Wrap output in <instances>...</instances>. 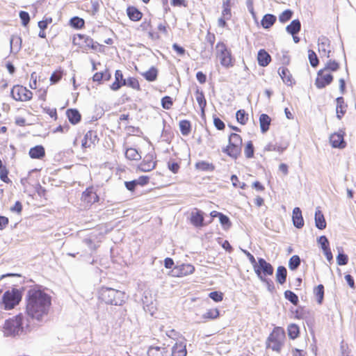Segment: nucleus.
I'll return each mask as SVG.
<instances>
[{
	"instance_id": "obj_1",
	"label": "nucleus",
	"mask_w": 356,
	"mask_h": 356,
	"mask_svg": "<svg viewBox=\"0 0 356 356\" xmlns=\"http://www.w3.org/2000/svg\"><path fill=\"white\" fill-rule=\"evenodd\" d=\"M51 307V296L36 285L27 291L25 312L28 316L38 321L48 315Z\"/></svg>"
},
{
	"instance_id": "obj_2",
	"label": "nucleus",
	"mask_w": 356,
	"mask_h": 356,
	"mask_svg": "<svg viewBox=\"0 0 356 356\" xmlns=\"http://www.w3.org/2000/svg\"><path fill=\"white\" fill-rule=\"evenodd\" d=\"M340 64L335 60H329L323 68L317 72L315 79V86L318 89L325 88L334 80L333 72L338 71Z\"/></svg>"
},
{
	"instance_id": "obj_3",
	"label": "nucleus",
	"mask_w": 356,
	"mask_h": 356,
	"mask_svg": "<svg viewBox=\"0 0 356 356\" xmlns=\"http://www.w3.org/2000/svg\"><path fill=\"white\" fill-rule=\"evenodd\" d=\"M243 138L238 133H231L228 136L227 145L222 148V152L234 159H237L241 154Z\"/></svg>"
},
{
	"instance_id": "obj_4",
	"label": "nucleus",
	"mask_w": 356,
	"mask_h": 356,
	"mask_svg": "<svg viewBox=\"0 0 356 356\" xmlns=\"http://www.w3.org/2000/svg\"><path fill=\"white\" fill-rule=\"evenodd\" d=\"M286 334L282 327H275L267 337L266 345L267 348L280 353L284 344Z\"/></svg>"
},
{
	"instance_id": "obj_5",
	"label": "nucleus",
	"mask_w": 356,
	"mask_h": 356,
	"mask_svg": "<svg viewBox=\"0 0 356 356\" xmlns=\"http://www.w3.org/2000/svg\"><path fill=\"white\" fill-rule=\"evenodd\" d=\"M21 291L15 288L4 292L0 301V307L4 310H11L22 300Z\"/></svg>"
},
{
	"instance_id": "obj_6",
	"label": "nucleus",
	"mask_w": 356,
	"mask_h": 356,
	"mask_svg": "<svg viewBox=\"0 0 356 356\" xmlns=\"http://www.w3.org/2000/svg\"><path fill=\"white\" fill-rule=\"evenodd\" d=\"M72 44L83 53H88L90 50H97L100 46L90 36L81 33L75 34L73 36Z\"/></svg>"
},
{
	"instance_id": "obj_7",
	"label": "nucleus",
	"mask_w": 356,
	"mask_h": 356,
	"mask_svg": "<svg viewBox=\"0 0 356 356\" xmlns=\"http://www.w3.org/2000/svg\"><path fill=\"white\" fill-rule=\"evenodd\" d=\"M124 298L123 291L111 288L102 289L100 292L101 300L108 305H122L124 302Z\"/></svg>"
},
{
	"instance_id": "obj_8",
	"label": "nucleus",
	"mask_w": 356,
	"mask_h": 356,
	"mask_svg": "<svg viewBox=\"0 0 356 356\" xmlns=\"http://www.w3.org/2000/svg\"><path fill=\"white\" fill-rule=\"evenodd\" d=\"M216 57L219 59L222 66L229 68L234 66L235 59L231 50L223 42L219 41L216 45Z\"/></svg>"
},
{
	"instance_id": "obj_9",
	"label": "nucleus",
	"mask_w": 356,
	"mask_h": 356,
	"mask_svg": "<svg viewBox=\"0 0 356 356\" xmlns=\"http://www.w3.org/2000/svg\"><path fill=\"white\" fill-rule=\"evenodd\" d=\"M254 270L261 281L266 282L269 286L273 288V282H268L266 279V277L273 275L274 272V268L270 263L263 258H259L258 259V263L254 268Z\"/></svg>"
},
{
	"instance_id": "obj_10",
	"label": "nucleus",
	"mask_w": 356,
	"mask_h": 356,
	"mask_svg": "<svg viewBox=\"0 0 356 356\" xmlns=\"http://www.w3.org/2000/svg\"><path fill=\"white\" fill-rule=\"evenodd\" d=\"M24 316L22 314H19L6 321L3 329L7 335H16L22 332Z\"/></svg>"
},
{
	"instance_id": "obj_11",
	"label": "nucleus",
	"mask_w": 356,
	"mask_h": 356,
	"mask_svg": "<svg viewBox=\"0 0 356 356\" xmlns=\"http://www.w3.org/2000/svg\"><path fill=\"white\" fill-rule=\"evenodd\" d=\"M10 96L17 102H28L33 98V94L26 87L17 84L11 88Z\"/></svg>"
},
{
	"instance_id": "obj_12",
	"label": "nucleus",
	"mask_w": 356,
	"mask_h": 356,
	"mask_svg": "<svg viewBox=\"0 0 356 356\" xmlns=\"http://www.w3.org/2000/svg\"><path fill=\"white\" fill-rule=\"evenodd\" d=\"M100 197L93 186L87 187L81 194V201L86 207H90L92 205L98 203Z\"/></svg>"
},
{
	"instance_id": "obj_13",
	"label": "nucleus",
	"mask_w": 356,
	"mask_h": 356,
	"mask_svg": "<svg viewBox=\"0 0 356 356\" xmlns=\"http://www.w3.org/2000/svg\"><path fill=\"white\" fill-rule=\"evenodd\" d=\"M156 156L154 151L147 154L143 160L138 165V168L141 172H150L156 166Z\"/></svg>"
},
{
	"instance_id": "obj_14",
	"label": "nucleus",
	"mask_w": 356,
	"mask_h": 356,
	"mask_svg": "<svg viewBox=\"0 0 356 356\" xmlns=\"http://www.w3.org/2000/svg\"><path fill=\"white\" fill-rule=\"evenodd\" d=\"M99 141V137L96 130H89L83 136L81 140V149L86 152L95 146Z\"/></svg>"
},
{
	"instance_id": "obj_15",
	"label": "nucleus",
	"mask_w": 356,
	"mask_h": 356,
	"mask_svg": "<svg viewBox=\"0 0 356 356\" xmlns=\"http://www.w3.org/2000/svg\"><path fill=\"white\" fill-rule=\"evenodd\" d=\"M195 271V267L190 264H182L174 267L172 273L174 277H185L191 275Z\"/></svg>"
},
{
	"instance_id": "obj_16",
	"label": "nucleus",
	"mask_w": 356,
	"mask_h": 356,
	"mask_svg": "<svg viewBox=\"0 0 356 356\" xmlns=\"http://www.w3.org/2000/svg\"><path fill=\"white\" fill-rule=\"evenodd\" d=\"M149 182V177L147 175H142L140 176L138 179L130 181H125L124 185L126 188L131 191L134 192L136 186H145L147 185Z\"/></svg>"
},
{
	"instance_id": "obj_17",
	"label": "nucleus",
	"mask_w": 356,
	"mask_h": 356,
	"mask_svg": "<svg viewBox=\"0 0 356 356\" xmlns=\"http://www.w3.org/2000/svg\"><path fill=\"white\" fill-rule=\"evenodd\" d=\"M115 81L110 85V89L113 91H118L122 86H126V79L124 78L123 73L121 70H117L114 74Z\"/></svg>"
},
{
	"instance_id": "obj_18",
	"label": "nucleus",
	"mask_w": 356,
	"mask_h": 356,
	"mask_svg": "<svg viewBox=\"0 0 356 356\" xmlns=\"http://www.w3.org/2000/svg\"><path fill=\"white\" fill-rule=\"evenodd\" d=\"M142 31L147 32L150 38L154 40H158L160 38V35L158 32L153 30V26L151 19H144L140 25Z\"/></svg>"
},
{
	"instance_id": "obj_19",
	"label": "nucleus",
	"mask_w": 356,
	"mask_h": 356,
	"mask_svg": "<svg viewBox=\"0 0 356 356\" xmlns=\"http://www.w3.org/2000/svg\"><path fill=\"white\" fill-rule=\"evenodd\" d=\"M278 74H280L282 81L286 85L292 86L295 83V79H293L290 70L286 67H280L278 69Z\"/></svg>"
},
{
	"instance_id": "obj_20",
	"label": "nucleus",
	"mask_w": 356,
	"mask_h": 356,
	"mask_svg": "<svg viewBox=\"0 0 356 356\" xmlns=\"http://www.w3.org/2000/svg\"><path fill=\"white\" fill-rule=\"evenodd\" d=\"M195 97L201 111V116L204 118L207 104L204 94L202 90L197 88L195 91Z\"/></svg>"
},
{
	"instance_id": "obj_21",
	"label": "nucleus",
	"mask_w": 356,
	"mask_h": 356,
	"mask_svg": "<svg viewBox=\"0 0 356 356\" xmlns=\"http://www.w3.org/2000/svg\"><path fill=\"white\" fill-rule=\"evenodd\" d=\"M202 211L195 209V211L191 213V223L196 227H202L205 225L204 222V215Z\"/></svg>"
},
{
	"instance_id": "obj_22",
	"label": "nucleus",
	"mask_w": 356,
	"mask_h": 356,
	"mask_svg": "<svg viewBox=\"0 0 356 356\" xmlns=\"http://www.w3.org/2000/svg\"><path fill=\"white\" fill-rule=\"evenodd\" d=\"M148 356H169L168 348L164 346H151L147 350Z\"/></svg>"
},
{
	"instance_id": "obj_23",
	"label": "nucleus",
	"mask_w": 356,
	"mask_h": 356,
	"mask_svg": "<svg viewBox=\"0 0 356 356\" xmlns=\"http://www.w3.org/2000/svg\"><path fill=\"white\" fill-rule=\"evenodd\" d=\"M45 154V149L42 145H35L29 151V155L33 159H43Z\"/></svg>"
},
{
	"instance_id": "obj_24",
	"label": "nucleus",
	"mask_w": 356,
	"mask_h": 356,
	"mask_svg": "<svg viewBox=\"0 0 356 356\" xmlns=\"http://www.w3.org/2000/svg\"><path fill=\"white\" fill-rule=\"evenodd\" d=\"M331 145L334 148H343L346 143L343 139V135L340 133H334L330 136Z\"/></svg>"
},
{
	"instance_id": "obj_25",
	"label": "nucleus",
	"mask_w": 356,
	"mask_h": 356,
	"mask_svg": "<svg viewBox=\"0 0 356 356\" xmlns=\"http://www.w3.org/2000/svg\"><path fill=\"white\" fill-rule=\"evenodd\" d=\"M318 47L319 53H323L327 57L330 56V42L326 37H321L318 39Z\"/></svg>"
},
{
	"instance_id": "obj_26",
	"label": "nucleus",
	"mask_w": 356,
	"mask_h": 356,
	"mask_svg": "<svg viewBox=\"0 0 356 356\" xmlns=\"http://www.w3.org/2000/svg\"><path fill=\"white\" fill-rule=\"evenodd\" d=\"M288 147L286 143H269L264 147L265 152H277L282 153Z\"/></svg>"
},
{
	"instance_id": "obj_27",
	"label": "nucleus",
	"mask_w": 356,
	"mask_h": 356,
	"mask_svg": "<svg viewBox=\"0 0 356 356\" xmlns=\"http://www.w3.org/2000/svg\"><path fill=\"white\" fill-rule=\"evenodd\" d=\"M66 116L69 122L73 124H77L81 120V115L76 108H69L66 111Z\"/></svg>"
},
{
	"instance_id": "obj_28",
	"label": "nucleus",
	"mask_w": 356,
	"mask_h": 356,
	"mask_svg": "<svg viewBox=\"0 0 356 356\" xmlns=\"http://www.w3.org/2000/svg\"><path fill=\"white\" fill-rule=\"evenodd\" d=\"M292 220L293 225L300 229L304 226V220L302 211L299 207H295L293 210Z\"/></svg>"
},
{
	"instance_id": "obj_29",
	"label": "nucleus",
	"mask_w": 356,
	"mask_h": 356,
	"mask_svg": "<svg viewBox=\"0 0 356 356\" xmlns=\"http://www.w3.org/2000/svg\"><path fill=\"white\" fill-rule=\"evenodd\" d=\"M141 75L147 81L154 82L157 80L159 69L155 66H152L147 71L143 72Z\"/></svg>"
},
{
	"instance_id": "obj_30",
	"label": "nucleus",
	"mask_w": 356,
	"mask_h": 356,
	"mask_svg": "<svg viewBox=\"0 0 356 356\" xmlns=\"http://www.w3.org/2000/svg\"><path fill=\"white\" fill-rule=\"evenodd\" d=\"M111 78V74L108 69H105L102 72H98L93 74L92 81L98 83H102L104 81H108Z\"/></svg>"
},
{
	"instance_id": "obj_31",
	"label": "nucleus",
	"mask_w": 356,
	"mask_h": 356,
	"mask_svg": "<svg viewBox=\"0 0 356 356\" xmlns=\"http://www.w3.org/2000/svg\"><path fill=\"white\" fill-rule=\"evenodd\" d=\"M127 15L130 20L134 22H138L143 17V13L137 8L130 6L127 8Z\"/></svg>"
},
{
	"instance_id": "obj_32",
	"label": "nucleus",
	"mask_w": 356,
	"mask_h": 356,
	"mask_svg": "<svg viewBox=\"0 0 356 356\" xmlns=\"http://www.w3.org/2000/svg\"><path fill=\"white\" fill-rule=\"evenodd\" d=\"M126 134L129 136H136L138 138H142L144 140H147V138L144 135V133L138 127L134 126H127L125 127Z\"/></svg>"
},
{
	"instance_id": "obj_33",
	"label": "nucleus",
	"mask_w": 356,
	"mask_h": 356,
	"mask_svg": "<svg viewBox=\"0 0 356 356\" xmlns=\"http://www.w3.org/2000/svg\"><path fill=\"white\" fill-rule=\"evenodd\" d=\"M172 356H186V346L184 342H177L172 348Z\"/></svg>"
},
{
	"instance_id": "obj_34",
	"label": "nucleus",
	"mask_w": 356,
	"mask_h": 356,
	"mask_svg": "<svg viewBox=\"0 0 356 356\" xmlns=\"http://www.w3.org/2000/svg\"><path fill=\"white\" fill-rule=\"evenodd\" d=\"M257 61L260 66L266 67L271 61V56L265 49H260L257 54Z\"/></svg>"
},
{
	"instance_id": "obj_35",
	"label": "nucleus",
	"mask_w": 356,
	"mask_h": 356,
	"mask_svg": "<svg viewBox=\"0 0 356 356\" xmlns=\"http://www.w3.org/2000/svg\"><path fill=\"white\" fill-rule=\"evenodd\" d=\"M65 74L64 70L59 67L56 69L50 76L49 81L51 85H55L58 83L63 79V76Z\"/></svg>"
},
{
	"instance_id": "obj_36",
	"label": "nucleus",
	"mask_w": 356,
	"mask_h": 356,
	"mask_svg": "<svg viewBox=\"0 0 356 356\" xmlns=\"http://www.w3.org/2000/svg\"><path fill=\"white\" fill-rule=\"evenodd\" d=\"M259 124L262 133L267 132L270 129L271 118L267 114H261L259 116Z\"/></svg>"
},
{
	"instance_id": "obj_37",
	"label": "nucleus",
	"mask_w": 356,
	"mask_h": 356,
	"mask_svg": "<svg viewBox=\"0 0 356 356\" xmlns=\"http://www.w3.org/2000/svg\"><path fill=\"white\" fill-rule=\"evenodd\" d=\"M315 225L319 229H324L327 225L324 215L319 209L315 211Z\"/></svg>"
},
{
	"instance_id": "obj_38",
	"label": "nucleus",
	"mask_w": 356,
	"mask_h": 356,
	"mask_svg": "<svg viewBox=\"0 0 356 356\" xmlns=\"http://www.w3.org/2000/svg\"><path fill=\"white\" fill-rule=\"evenodd\" d=\"M195 168L199 171L212 172L215 170V165L212 163L206 161H200L195 164Z\"/></svg>"
},
{
	"instance_id": "obj_39",
	"label": "nucleus",
	"mask_w": 356,
	"mask_h": 356,
	"mask_svg": "<svg viewBox=\"0 0 356 356\" xmlns=\"http://www.w3.org/2000/svg\"><path fill=\"white\" fill-rule=\"evenodd\" d=\"M337 114L338 118L341 119L346 111L347 105L344 102L342 97H337Z\"/></svg>"
},
{
	"instance_id": "obj_40",
	"label": "nucleus",
	"mask_w": 356,
	"mask_h": 356,
	"mask_svg": "<svg viewBox=\"0 0 356 356\" xmlns=\"http://www.w3.org/2000/svg\"><path fill=\"white\" fill-rule=\"evenodd\" d=\"M288 336L290 339L294 340L300 336L299 326L295 323H291L287 327Z\"/></svg>"
},
{
	"instance_id": "obj_41",
	"label": "nucleus",
	"mask_w": 356,
	"mask_h": 356,
	"mask_svg": "<svg viewBox=\"0 0 356 356\" xmlns=\"http://www.w3.org/2000/svg\"><path fill=\"white\" fill-rule=\"evenodd\" d=\"M276 22V17L271 14L265 15L261 19V24L264 29L270 28Z\"/></svg>"
},
{
	"instance_id": "obj_42",
	"label": "nucleus",
	"mask_w": 356,
	"mask_h": 356,
	"mask_svg": "<svg viewBox=\"0 0 356 356\" xmlns=\"http://www.w3.org/2000/svg\"><path fill=\"white\" fill-rule=\"evenodd\" d=\"M125 157L130 161H139L141 155L136 148L129 147L126 149Z\"/></svg>"
},
{
	"instance_id": "obj_43",
	"label": "nucleus",
	"mask_w": 356,
	"mask_h": 356,
	"mask_svg": "<svg viewBox=\"0 0 356 356\" xmlns=\"http://www.w3.org/2000/svg\"><path fill=\"white\" fill-rule=\"evenodd\" d=\"M301 28L300 22L298 19L293 20L290 24H289L286 29V31L291 35H294L295 34L298 33Z\"/></svg>"
},
{
	"instance_id": "obj_44",
	"label": "nucleus",
	"mask_w": 356,
	"mask_h": 356,
	"mask_svg": "<svg viewBox=\"0 0 356 356\" xmlns=\"http://www.w3.org/2000/svg\"><path fill=\"white\" fill-rule=\"evenodd\" d=\"M287 271L285 267L279 266L276 272V280L278 283L283 284L286 280Z\"/></svg>"
},
{
	"instance_id": "obj_45",
	"label": "nucleus",
	"mask_w": 356,
	"mask_h": 356,
	"mask_svg": "<svg viewBox=\"0 0 356 356\" xmlns=\"http://www.w3.org/2000/svg\"><path fill=\"white\" fill-rule=\"evenodd\" d=\"M314 295L318 304L321 305L324 298V286L323 284H318L314 289Z\"/></svg>"
},
{
	"instance_id": "obj_46",
	"label": "nucleus",
	"mask_w": 356,
	"mask_h": 356,
	"mask_svg": "<svg viewBox=\"0 0 356 356\" xmlns=\"http://www.w3.org/2000/svg\"><path fill=\"white\" fill-rule=\"evenodd\" d=\"M179 129L183 136H188L191 131V124L189 120H183L179 123Z\"/></svg>"
},
{
	"instance_id": "obj_47",
	"label": "nucleus",
	"mask_w": 356,
	"mask_h": 356,
	"mask_svg": "<svg viewBox=\"0 0 356 356\" xmlns=\"http://www.w3.org/2000/svg\"><path fill=\"white\" fill-rule=\"evenodd\" d=\"M236 118L237 122L241 125L246 124L249 119L248 114L244 109L237 111Z\"/></svg>"
},
{
	"instance_id": "obj_48",
	"label": "nucleus",
	"mask_w": 356,
	"mask_h": 356,
	"mask_svg": "<svg viewBox=\"0 0 356 356\" xmlns=\"http://www.w3.org/2000/svg\"><path fill=\"white\" fill-rule=\"evenodd\" d=\"M126 81H127L126 86H127L129 88H131L136 91L141 90V86H140V82L137 78L134 77V76H130L126 79Z\"/></svg>"
},
{
	"instance_id": "obj_49",
	"label": "nucleus",
	"mask_w": 356,
	"mask_h": 356,
	"mask_svg": "<svg viewBox=\"0 0 356 356\" xmlns=\"http://www.w3.org/2000/svg\"><path fill=\"white\" fill-rule=\"evenodd\" d=\"M231 1L225 0L222 3V15L223 18L231 19L232 17V12H231Z\"/></svg>"
},
{
	"instance_id": "obj_50",
	"label": "nucleus",
	"mask_w": 356,
	"mask_h": 356,
	"mask_svg": "<svg viewBox=\"0 0 356 356\" xmlns=\"http://www.w3.org/2000/svg\"><path fill=\"white\" fill-rule=\"evenodd\" d=\"M244 154L247 159H252L254 155V147L252 140H249L245 143L244 147Z\"/></svg>"
},
{
	"instance_id": "obj_51",
	"label": "nucleus",
	"mask_w": 356,
	"mask_h": 356,
	"mask_svg": "<svg viewBox=\"0 0 356 356\" xmlns=\"http://www.w3.org/2000/svg\"><path fill=\"white\" fill-rule=\"evenodd\" d=\"M220 315L219 310L217 308L208 309L203 315V318L205 319H216Z\"/></svg>"
},
{
	"instance_id": "obj_52",
	"label": "nucleus",
	"mask_w": 356,
	"mask_h": 356,
	"mask_svg": "<svg viewBox=\"0 0 356 356\" xmlns=\"http://www.w3.org/2000/svg\"><path fill=\"white\" fill-rule=\"evenodd\" d=\"M308 58L312 67H316L318 65L319 60L316 54L312 49L308 50Z\"/></svg>"
},
{
	"instance_id": "obj_53",
	"label": "nucleus",
	"mask_w": 356,
	"mask_h": 356,
	"mask_svg": "<svg viewBox=\"0 0 356 356\" xmlns=\"http://www.w3.org/2000/svg\"><path fill=\"white\" fill-rule=\"evenodd\" d=\"M70 25L75 29H81L84 27L85 22L82 18L74 17L70 19Z\"/></svg>"
},
{
	"instance_id": "obj_54",
	"label": "nucleus",
	"mask_w": 356,
	"mask_h": 356,
	"mask_svg": "<svg viewBox=\"0 0 356 356\" xmlns=\"http://www.w3.org/2000/svg\"><path fill=\"white\" fill-rule=\"evenodd\" d=\"M285 298L289 300L291 303L295 305H297L298 303V297L294 293L293 291L287 290L284 292Z\"/></svg>"
},
{
	"instance_id": "obj_55",
	"label": "nucleus",
	"mask_w": 356,
	"mask_h": 356,
	"mask_svg": "<svg viewBox=\"0 0 356 356\" xmlns=\"http://www.w3.org/2000/svg\"><path fill=\"white\" fill-rule=\"evenodd\" d=\"M173 100L170 96H165L161 99V106L164 109H171L173 106Z\"/></svg>"
},
{
	"instance_id": "obj_56",
	"label": "nucleus",
	"mask_w": 356,
	"mask_h": 356,
	"mask_svg": "<svg viewBox=\"0 0 356 356\" xmlns=\"http://www.w3.org/2000/svg\"><path fill=\"white\" fill-rule=\"evenodd\" d=\"M8 173L9 171L7 168L4 165L1 166V168H0V179L6 184H9L11 181L8 177Z\"/></svg>"
},
{
	"instance_id": "obj_57",
	"label": "nucleus",
	"mask_w": 356,
	"mask_h": 356,
	"mask_svg": "<svg viewBox=\"0 0 356 356\" xmlns=\"http://www.w3.org/2000/svg\"><path fill=\"white\" fill-rule=\"evenodd\" d=\"M300 264V259L298 255H293L289 259V267L291 270H296Z\"/></svg>"
},
{
	"instance_id": "obj_58",
	"label": "nucleus",
	"mask_w": 356,
	"mask_h": 356,
	"mask_svg": "<svg viewBox=\"0 0 356 356\" xmlns=\"http://www.w3.org/2000/svg\"><path fill=\"white\" fill-rule=\"evenodd\" d=\"M292 15L293 12L291 10H286L280 15L279 20L282 23H285L292 17Z\"/></svg>"
},
{
	"instance_id": "obj_59",
	"label": "nucleus",
	"mask_w": 356,
	"mask_h": 356,
	"mask_svg": "<svg viewBox=\"0 0 356 356\" xmlns=\"http://www.w3.org/2000/svg\"><path fill=\"white\" fill-rule=\"evenodd\" d=\"M43 111L54 120H57L58 113L56 108L45 107L43 108Z\"/></svg>"
},
{
	"instance_id": "obj_60",
	"label": "nucleus",
	"mask_w": 356,
	"mask_h": 356,
	"mask_svg": "<svg viewBox=\"0 0 356 356\" xmlns=\"http://www.w3.org/2000/svg\"><path fill=\"white\" fill-rule=\"evenodd\" d=\"M220 224L225 227V228H229L232 225V223L230 222L229 218L225 216V214L222 213L220 215V217L218 218Z\"/></svg>"
},
{
	"instance_id": "obj_61",
	"label": "nucleus",
	"mask_w": 356,
	"mask_h": 356,
	"mask_svg": "<svg viewBox=\"0 0 356 356\" xmlns=\"http://www.w3.org/2000/svg\"><path fill=\"white\" fill-rule=\"evenodd\" d=\"M209 297L215 302H220L223 299V293L220 291H213L209 294Z\"/></svg>"
},
{
	"instance_id": "obj_62",
	"label": "nucleus",
	"mask_w": 356,
	"mask_h": 356,
	"mask_svg": "<svg viewBox=\"0 0 356 356\" xmlns=\"http://www.w3.org/2000/svg\"><path fill=\"white\" fill-rule=\"evenodd\" d=\"M19 17L22 20V24L24 26H26L30 22L29 14L26 11L19 12Z\"/></svg>"
},
{
	"instance_id": "obj_63",
	"label": "nucleus",
	"mask_w": 356,
	"mask_h": 356,
	"mask_svg": "<svg viewBox=\"0 0 356 356\" xmlns=\"http://www.w3.org/2000/svg\"><path fill=\"white\" fill-rule=\"evenodd\" d=\"M213 124L218 130L222 131L225 128V124L222 120L217 116H213Z\"/></svg>"
},
{
	"instance_id": "obj_64",
	"label": "nucleus",
	"mask_w": 356,
	"mask_h": 356,
	"mask_svg": "<svg viewBox=\"0 0 356 356\" xmlns=\"http://www.w3.org/2000/svg\"><path fill=\"white\" fill-rule=\"evenodd\" d=\"M348 261V256L343 253H339L337 257V262L339 266H343L347 264Z\"/></svg>"
}]
</instances>
